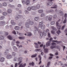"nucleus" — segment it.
Instances as JSON below:
<instances>
[{
	"label": "nucleus",
	"instance_id": "1",
	"mask_svg": "<svg viewBox=\"0 0 67 67\" xmlns=\"http://www.w3.org/2000/svg\"><path fill=\"white\" fill-rule=\"evenodd\" d=\"M43 23V21H41L40 22L39 25V27H40L42 30H44L45 29V25L43 24L42 25Z\"/></svg>",
	"mask_w": 67,
	"mask_h": 67
},
{
	"label": "nucleus",
	"instance_id": "64",
	"mask_svg": "<svg viewBox=\"0 0 67 67\" xmlns=\"http://www.w3.org/2000/svg\"><path fill=\"white\" fill-rule=\"evenodd\" d=\"M53 11V10H50L48 11V13H51V12H52V11Z\"/></svg>",
	"mask_w": 67,
	"mask_h": 67
},
{
	"label": "nucleus",
	"instance_id": "31",
	"mask_svg": "<svg viewBox=\"0 0 67 67\" xmlns=\"http://www.w3.org/2000/svg\"><path fill=\"white\" fill-rule=\"evenodd\" d=\"M19 38L20 40H23L25 38V37H19Z\"/></svg>",
	"mask_w": 67,
	"mask_h": 67
},
{
	"label": "nucleus",
	"instance_id": "43",
	"mask_svg": "<svg viewBox=\"0 0 67 67\" xmlns=\"http://www.w3.org/2000/svg\"><path fill=\"white\" fill-rule=\"evenodd\" d=\"M35 21H37V20H38V18L37 17H35Z\"/></svg>",
	"mask_w": 67,
	"mask_h": 67
},
{
	"label": "nucleus",
	"instance_id": "14",
	"mask_svg": "<svg viewBox=\"0 0 67 67\" xmlns=\"http://www.w3.org/2000/svg\"><path fill=\"white\" fill-rule=\"evenodd\" d=\"M16 14L17 15H18V16L16 17L15 19L16 20H18V19H20V18H21V16H19V14L18 13H17Z\"/></svg>",
	"mask_w": 67,
	"mask_h": 67
},
{
	"label": "nucleus",
	"instance_id": "48",
	"mask_svg": "<svg viewBox=\"0 0 67 67\" xmlns=\"http://www.w3.org/2000/svg\"><path fill=\"white\" fill-rule=\"evenodd\" d=\"M66 22H67V20L66 19H65V20L63 21V23L65 24V23H66Z\"/></svg>",
	"mask_w": 67,
	"mask_h": 67
},
{
	"label": "nucleus",
	"instance_id": "54",
	"mask_svg": "<svg viewBox=\"0 0 67 67\" xmlns=\"http://www.w3.org/2000/svg\"><path fill=\"white\" fill-rule=\"evenodd\" d=\"M44 15H45V14L44 13H42L41 15V17H43V16H44Z\"/></svg>",
	"mask_w": 67,
	"mask_h": 67
},
{
	"label": "nucleus",
	"instance_id": "32",
	"mask_svg": "<svg viewBox=\"0 0 67 67\" xmlns=\"http://www.w3.org/2000/svg\"><path fill=\"white\" fill-rule=\"evenodd\" d=\"M7 11L8 13H11L12 12V10L11 9H9L7 10Z\"/></svg>",
	"mask_w": 67,
	"mask_h": 67
},
{
	"label": "nucleus",
	"instance_id": "37",
	"mask_svg": "<svg viewBox=\"0 0 67 67\" xmlns=\"http://www.w3.org/2000/svg\"><path fill=\"white\" fill-rule=\"evenodd\" d=\"M17 60H18V58H17L16 57H15L14 59V62H16Z\"/></svg>",
	"mask_w": 67,
	"mask_h": 67
},
{
	"label": "nucleus",
	"instance_id": "49",
	"mask_svg": "<svg viewBox=\"0 0 67 67\" xmlns=\"http://www.w3.org/2000/svg\"><path fill=\"white\" fill-rule=\"evenodd\" d=\"M56 32L58 34H59L60 33V30H58V31H57Z\"/></svg>",
	"mask_w": 67,
	"mask_h": 67
},
{
	"label": "nucleus",
	"instance_id": "20",
	"mask_svg": "<svg viewBox=\"0 0 67 67\" xmlns=\"http://www.w3.org/2000/svg\"><path fill=\"white\" fill-rule=\"evenodd\" d=\"M14 29L15 30H20V27L19 26H16L15 27Z\"/></svg>",
	"mask_w": 67,
	"mask_h": 67
},
{
	"label": "nucleus",
	"instance_id": "11",
	"mask_svg": "<svg viewBox=\"0 0 67 67\" xmlns=\"http://www.w3.org/2000/svg\"><path fill=\"white\" fill-rule=\"evenodd\" d=\"M59 14L61 16H63V15H64V13H63V12L61 10H59Z\"/></svg>",
	"mask_w": 67,
	"mask_h": 67
},
{
	"label": "nucleus",
	"instance_id": "8",
	"mask_svg": "<svg viewBox=\"0 0 67 67\" xmlns=\"http://www.w3.org/2000/svg\"><path fill=\"white\" fill-rule=\"evenodd\" d=\"M51 44V42L50 41H49L46 42V46H49Z\"/></svg>",
	"mask_w": 67,
	"mask_h": 67
},
{
	"label": "nucleus",
	"instance_id": "10",
	"mask_svg": "<svg viewBox=\"0 0 67 67\" xmlns=\"http://www.w3.org/2000/svg\"><path fill=\"white\" fill-rule=\"evenodd\" d=\"M25 25L26 27V28H27L28 29H29V28H30L29 23L28 22L26 23L25 24Z\"/></svg>",
	"mask_w": 67,
	"mask_h": 67
},
{
	"label": "nucleus",
	"instance_id": "4",
	"mask_svg": "<svg viewBox=\"0 0 67 67\" xmlns=\"http://www.w3.org/2000/svg\"><path fill=\"white\" fill-rule=\"evenodd\" d=\"M60 19H59L58 20V21L56 23V26L57 27V28L58 30H60V28H61V26L58 23V22H59V21H60Z\"/></svg>",
	"mask_w": 67,
	"mask_h": 67
},
{
	"label": "nucleus",
	"instance_id": "15",
	"mask_svg": "<svg viewBox=\"0 0 67 67\" xmlns=\"http://www.w3.org/2000/svg\"><path fill=\"white\" fill-rule=\"evenodd\" d=\"M34 44L36 45V46H35V48H38V43H37L34 42Z\"/></svg>",
	"mask_w": 67,
	"mask_h": 67
},
{
	"label": "nucleus",
	"instance_id": "59",
	"mask_svg": "<svg viewBox=\"0 0 67 67\" xmlns=\"http://www.w3.org/2000/svg\"><path fill=\"white\" fill-rule=\"evenodd\" d=\"M42 36H43V35H41V34H40V38L41 39V38H42Z\"/></svg>",
	"mask_w": 67,
	"mask_h": 67
},
{
	"label": "nucleus",
	"instance_id": "22",
	"mask_svg": "<svg viewBox=\"0 0 67 67\" xmlns=\"http://www.w3.org/2000/svg\"><path fill=\"white\" fill-rule=\"evenodd\" d=\"M5 55H7V54H9V50L7 49L5 52L4 53Z\"/></svg>",
	"mask_w": 67,
	"mask_h": 67
},
{
	"label": "nucleus",
	"instance_id": "24",
	"mask_svg": "<svg viewBox=\"0 0 67 67\" xmlns=\"http://www.w3.org/2000/svg\"><path fill=\"white\" fill-rule=\"evenodd\" d=\"M53 4V3L52 2H50L49 3H48L47 4V6H51Z\"/></svg>",
	"mask_w": 67,
	"mask_h": 67
},
{
	"label": "nucleus",
	"instance_id": "18",
	"mask_svg": "<svg viewBox=\"0 0 67 67\" xmlns=\"http://www.w3.org/2000/svg\"><path fill=\"white\" fill-rule=\"evenodd\" d=\"M53 7H51V8H57L58 6L57 5H55V4H54L53 5Z\"/></svg>",
	"mask_w": 67,
	"mask_h": 67
},
{
	"label": "nucleus",
	"instance_id": "56",
	"mask_svg": "<svg viewBox=\"0 0 67 67\" xmlns=\"http://www.w3.org/2000/svg\"><path fill=\"white\" fill-rule=\"evenodd\" d=\"M12 33H13L14 34H15V35H16V32L15 31V30H14L12 32Z\"/></svg>",
	"mask_w": 67,
	"mask_h": 67
},
{
	"label": "nucleus",
	"instance_id": "36",
	"mask_svg": "<svg viewBox=\"0 0 67 67\" xmlns=\"http://www.w3.org/2000/svg\"><path fill=\"white\" fill-rule=\"evenodd\" d=\"M4 36H1L0 37V40H4Z\"/></svg>",
	"mask_w": 67,
	"mask_h": 67
},
{
	"label": "nucleus",
	"instance_id": "26",
	"mask_svg": "<svg viewBox=\"0 0 67 67\" xmlns=\"http://www.w3.org/2000/svg\"><path fill=\"white\" fill-rule=\"evenodd\" d=\"M36 9H38L40 8V5L39 4L37 5L36 7H35Z\"/></svg>",
	"mask_w": 67,
	"mask_h": 67
},
{
	"label": "nucleus",
	"instance_id": "16",
	"mask_svg": "<svg viewBox=\"0 0 67 67\" xmlns=\"http://www.w3.org/2000/svg\"><path fill=\"white\" fill-rule=\"evenodd\" d=\"M27 36H31L32 35V33L30 32H27Z\"/></svg>",
	"mask_w": 67,
	"mask_h": 67
},
{
	"label": "nucleus",
	"instance_id": "52",
	"mask_svg": "<svg viewBox=\"0 0 67 67\" xmlns=\"http://www.w3.org/2000/svg\"><path fill=\"white\" fill-rule=\"evenodd\" d=\"M51 33H52L53 34H55V31L53 30H52L51 31Z\"/></svg>",
	"mask_w": 67,
	"mask_h": 67
},
{
	"label": "nucleus",
	"instance_id": "39",
	"mask_svg": "<svg viewBox=\"0 0 67 67\" xmlns=\"http://www.w3.org/2000/svg\"><path fill=\"white\" fill-rule=\"evenodd\" d=\"M8 7H9V8H14V6L10 4L8 5Z\"/></svg>",
	"mask_w": 67,
	"mask_h": 67
},
{
	"label": "nucleus",
	"instance_id": "6",
	"mask_svg": "<svg viewBox=\"0 0 67 67\" xmlns=\"http://www.w3.org/2000/svg\"><path fill=\"white\" fill-rule=\"evenodd\" d=\"M27 22H29V24L31 25H33V24H34V22L30 21V19H29L28 20H27Z\"/></svg>",
	"mask_w": 67,
	"mask_h": 67
},
{
	"label": "nucleus",
	"instance_id": "30",
	"mask_svg": "<svg viewBox=\"0 0 67 67\" xmlns=\"http://www.w3.org/2000/svg\"><path fill=\"white\" fill-rule=\"evenodd\" d=\"M48 50L47 49H44V52L46 53H48Z\"/></svg>",
	"mask_w": 67,
	"mask_h": 67
},
{
	"label": "nucleus",
	"instance_id": "61",
	"mask_svg": "<svg viewBox=\"0 0 67 67\" xmlns=\"http://www.w3.org/2000/svg\"><path fill=\"white\" fill-rule=\"evenodd\" d=\"M18 65V63H16L15 64V67H17Z\"/></svg>",
	"mask_w": 67,
	"mask_h": 67
},
{
	"label": "nucleus",
	"instance_id": "47",
	"mask_svg": "<svg viewBox=\"0 0 67 67\" xmlns=\"http://www.w3.org/2000/svg\"><path fill=\"white\" fill-rule=\"evenodd\" d=\"M2 14L3 15L5 16L7 15V13L5 12H4L2 13Z\"/></svg>",
	"mask_w": 67,
	"mask_h": 67
},
{
	"label": "nucleus",
	"instance_id": "19",
	"mask_svg": "<svg viewBox=\"0 0 67 67\" xmlns=\"http://www.w3.org/2000/svg\"><path fill=\"white\" fill-rule=\"evenodd\" d=\"M52 42H55V43H57L58 44H59L60 43H61V42H62L61 41H58L57 40H53L52 41Z\"/></svg>",
	"mask_w": 67,
	"mask_h": 67
},
{
	"label": "nucleus",
	"instance_id": "38",
	"mask_svg": "<svg viewBox=\"0 0 67 67\" xmlns=\"http://www.w3.org/2000/svg\"><path fill=\"white\" fill-rule=\"evenodd\" d=\"M5 18V17H4V16H2L1 17L0 20H3Z\"/></svg>",
	"mask_w": 67,
	"mask_h": 67
},
{
	"label": "nucleus",
	"instance_id": "41",
	"mask_svg": "<svg viewBox=\"0 0 67 67\" xmlns=\"http://www.w3.org/2000/svg\"><path fill=\"white\" fill-rule=\"evenodd\" d=\"M66 27V25L65 24H64L62 27V30H64V28H65V27Z\"/></svg>",
	"mask_w": 67,
	"mask_h": 67
},
{
	"label": "nucleus",
	"instance_id": "53",
	"mask_svg": "<svg viewBox=\"0 0 67 67\" xmlns=\"http://www.w3.org/2000/svg\"><path fill=\"white\" fill-rule=\"evenodd\" d=\"M57 17V15L55 14H54L53 16L54 19H55Z\"/></svg>",
	"mask_w": 67,
	"mask_h": 67
},
{
	"label": "nucleus",
	"instance_id": "29",
	"mask_svg": "<svg viewBox=\"0 0 67 67\" xmlns=\"http://www.w3.org/2000/svg\"><path fill=\"white\" fill-rule=\"evenodd\" d=\"M38 12L40 13H42L43 12V10L41 9L38 10Z\"/></svg>",
	"mask_w": 67,
	"mask_h": 67
},
{
	"label": "nucleus",
	"instance_id": "13",
	"mask_svg": "<svg viewBox=\"0 0 67 67\" xmlns=\"http://www.w3.org/2000/svg\"><path fill=\"white\" fill-rule=\"evenodd\" d=\"M1 25L2 26L4 25L5 24V22L4 21H2L1 22Z\"/></svg>",
	"mask_w": 67,
	"mask_h": 67
},
{
	"label": "nucleus",
	"instance_id": "28",
	"mask_svg": "<svg viewBox=\"0 0 67 67\" xmlns=\"http://www.w3.org/2000/svg\"><path fill=\"white\" fill-rule=\"evenodd\" d=\"M13 49H14V51H17V48L16 47L14 46H13Z\"/></svg>",
	"mask_w": 67,
	"mask_h": 67
},
{
	"label": "nucleus",
	"instance_id": "50",
	"mask_svg": "<svg viewBox=\"0 0 67 67\" xmlns=\"http://www.w3.org/2000/svg\"><path fill=\"white\" fill-rule=\"evenodd\" d=\"M55 24V22L54 21H52L51 23V25H54V24Z\"/></svg>",
	"mask_w": 67,
	"mask_h": 67
},
{
	"label": "nucleus",
	"instance_id": "3",
	"mask_svg": "<svg viewBox=\"0 0 67 67\" xmlns=\"http://www.w3.org/2000/svg\"><path fill=\"white\" fill-rule=\"evenodd\" d=\"M30 2V1L29 0H24V1H22V3L23 4H26V5H28Z\"/></svg>",
	"mask_w": 67,
	"mask_h": 67
},
{
	"label": "nucleus",
	"instance_id": "2",
	"mask_svg": "<svg viewBox=\"0 0 67 67\" xmlns=\"http://www.w3.org/2000/svg\"><path fill=\"white\" fill-rule=\"evenodd\" d=\"M53 16L52 15H51L49 17L48 16H47L45 18V19L47 21H51L52 20V18Z\"/></svg>",
	"mask_w": 67,
	"mask_h": 67
},
{
	"label": "nucleus",
	"instance_id": "42",
	"mask_svg": "<svg viewBox=\"0 0 67 67\" xmlns=\"http://www.w3.org/2000/svg\"><path fill=\"white\" fill-rule=\"evenodd\" d=\"M67 14L66 13H65L64 14V18H65V19H67Z\"/></svg>",
	"mask_w": 67,
	"mask_h": 67
},
{
	"label": "nucleus",
	"instance_id": "5",
	"mask_svg": "<svg viewBox=\"0 0 67 67\" xmlns=\"http://www.w3.org/2000/svg\"><path fill=\"white\" fill-rule=\"evenodd\" d=\"M52 45L50 47V48L51 49L55 48L56 47V43L54 42H52L51 43Z\"/></svg>",
	"mask_w": 67,
	"mask_h": 67
},
{
	"label": "nucleus",
	"instance_id": "9",
	"mask_svg": "<svg viewBox=\"0 0 67 67\" xmlns=\"http://www.w3.org/2000/svg\"><path fill=\"white\" fill-rule=\"evenodd\" d=\"M6 58L7 59H11L12 58V56L11 55L8 54Z\"/></svg>",
	"mask_w": 67,
	"mask_h": 67
},
{
	"label": "nucleus",
	"instance_id": "62",
	"mask_svg": "<svg viewBox=\"0 0 67 67\" xmlns=\"http://www.w3.org/2000/svg\"><path fill=\"white\" fill-rule=\"evenodd\" d=\"M37 43L38 44H39V45H41V44H42V43L41 42L39 41H38Z\"/></svg>",
	"mask_w": 67,
	"mask_h": 67
},
{
	"label": "nucleus",
	"instance_id": "55",
	"mask_svg": "<svg viewBox=\"0 0 67 67\" xmlns=\"http://www.w3.org/2000/svg\"><path fill=\"white\" fill-rule=\"evenodd\" d=\"M17 6L18 7H19V8H20V7H22V5H21V4H19Z\"/></svg>",
	"mask_w": 67,
	"mask_h": 67
},
{
	"label": "nucleus",
	"instance_id": "45",
	"mask_svg": "<svg viewBox=\"0 0 67 67\" xmlns=\"http://www.w3.org/2000/svg\"><path fill=\"white\" fill-rule=\"evenodd\" d=\"M12 55L13 56H15V55H16V54H15V53H14V52H13L12 53Z\"/></svg>",
	"mask_w": 67,
	"mask_h": 67
},
{
	"label": "nucleus",
	"instance_id": "46",
	"mask_svg": "<svg viewBox=\"0 0 67 67\" xmlns=\"http://www.w3.org/2000/svg\"><path fill=\"white\" fill-rule=\"evenodd\" d=\"M25 14H27L29 13V11L27 10H25L24 11Z\"/></svg>",
	"mask_w": 67,
	"mask_h": 67
},
{
	"label": "nucleus",
	"instance_id": "58",
	"mask_svg": "<svg viewBox=\"0 0 67 67\" xmlns=\"http://www.w3.org/2000/svg\"><path fill=\"white\" fill-rule=\"evenodd\" d=\"M48 37H51V34L49 32H48Z\"/></svg>",
	"mask_w": 67,
	"mask_h": 67
},
{
	"label": "nucleus",
	"instance_id": "44",
	"mask_svg": "<svg viewBox=\"0 0 67 67\" xmlns=\"http://www.w3.org/2000/svg\"><path fill=\"white\" fill-rule=\"evenodd\" d=\"M3 4L4 7H5V6H7V4L6 3H3Z\"/></svg>",
	"mask_w": 67,
	"mask_h": 67
},
{
	"label": "nucleus",
	"instance_id": "23",
	"mask_svg": "<svg viewBox=\"0 0 67 67\" xmlns=\"http://www.w3.org/2000/svg\"><path fill=\"white\" fill-rule=\"evenodd\" d=\"M37 55V54L36 53L35 54H33L32 55L31 57V58H34V57H36V56Z\"/></svg>",
	"mask_w": 67,
	"mask_h": 67
},
{
	"label": "nucleus",
	"instance_id": "25",
	"mask_svg": "<svg viewBox=\"0 0 67 67\" xmlns=\"http://www.w3.org/2000/svg\"><path fill=\"white\" fill-rule=\"evenodd\" d=\"M11 23H12L13 25H15V23L14 22V21L13 20H11Z\"/></svg>",
	"mask_w": 67,
	"mask_h": 67
},
{
	"label": "nucleus",
	"instance_id": "60",
	"mask_svg": "<svg viewBox=\"0 0 67 67\" xmlns=\"http://www.w3.org/2000/svg\"><path fill=\"white\" fill-rule=\"evenodd\" d=\"M19 14H21V13H22V11L21 10H19Z\"/></svg>",
	"mask_w": 67,
	"mask_h": 67
},
{
	"label": "nucleus",
	"instance_id": "17",
	"mask_svg": "<svg viewBox=\"0 0 67 67\" xmlns=\"http://www.w3.org/2000/svg\"><path fill=\"white\" fill-rule=\"evenodd\" d=\"M31 9L33 10V11H35V10H36V7H35V6H32L31 7Z\"/></svg>",
	"mask_w": 67,
	"mask_h": 67
},
{
	"label": "nucleus",
	"instance_id": "34",
	"mask_svg": "<svg viewBox=\"0 0 67 67\" xmlns=\"http://www.w3.org/2000/svg\"><path fill=\"white\" fill-rule=\"evenodd\" d=\"M22 60V57H20L18 58V60L19 61H21V60Z\"/></svg>",
	"mask_w": 67,
	"mask_h": 67
},
{
	"label": "nucleus",
	"instance_id": "40",
	"mask_svg": "<svg viewBox=\"0 0 67 67\" xmlns=\"http://www.w3.org/2000/svg\"><path fill=\"white\" fill-rule=\"evenodd\" d=\"M40 50H41L40 49H36L35 51V52H39Z\"/></svg>",
	"mask_w": 67,
	"mask_h": 67
},
{
	"label": "nucleus",
	"instance_id": "35",
	"mask_svg": "<svg viewBox=\"0 0 67 67\" xmlns=\"http://www.w3.org/2000/svg\"><path fill=\"white\" fill-rule=\"evenodd\" d=\"M27 10L29 11H31V7L30 6H29L27 8Z\"/></svg>",
	"mask_w": 67,
	"mask_h": 67
},
{
	"label": "nucleus",
	"instance_id": "21",
	"mask_svg": "<svg viewBox=\"0 0 67 67\" xmlns=\"http://www.w3.org/2000/svg\"><path fill=\"white\" fill-rule=\"evenodd\" d=\"M5 59L3 57H2V58H1L0 61L1 62H3L4 61V60H5Z\"/></svg>",
	"mask_w": 67,
	"mask_h": 67
},
{
	"label": "nucleus",
	"instance_id": "7",
	"mask_svg": "<svg viewBox=\"0 0 67 67\" xmlns=\"http://www.w3.org/2000/svg\"><path fill=\"white\" fill-rule=\"evenodd\" d=\"M38 57L39 58H40V62L38 63V64L40 65V64H41L42 63V61H41V60H42V57H41V55H39L38 56Z\"/></svg>",
	"mask_w": 67,
	"mask_h": 67
},
{
	"label": "nucleus",
	"instance_id": "27",
	"mask_svg": "<svg viewBox=\"0 0 67 67\" xmlns=\"http://www.w3.org/2000/svg\"><path fill=\"white\" fill-rule=\"evenodd\" d=\"M29 65H31L32 66H34V63L33 62H32V63H29Z\"/></svg>",
	"mask_w": 67,
	"mask_h": 67
},
{
	"label": "nucleus",
	"instance_id": "33",
	"mask_svg": "<svg viewBox=\"0 0 67 67\" xmlns=\"http://www.w3.org/2000/svg\"><path fill=\"white\" fill-rule=\"evenodd\" d=\"M7 38L9 40H12V37L11 36H7Z\"/></svg>",
	"mask_w": 67,
	"mask_h": 67
},
{
	"label": "nucleus",
	"instance_id": "51",
	"mask_svg": "<svg viewBox=\"0 0 67 67\" xmlns=\"http://www.w3.org/2000/svg\"><path fill=\"white\" fill-rule=\"evenodd\" d=\"M50 63H51L50 62H48L47 64V66H49V65H50Z\"/></svg>",
	"mask_w": 67,
	"mask_h": 67
},
{
	"label": "nucleus",
	"instance_id": "63",
	"mask_svg": "<svg viewBox=\"0 0 67 67\" xmlns=\"http://www.w3.org/2000/svg\"><path fill=\"white\" fill-rule=\"evenodd\" d=\"M46 32H47V33H49V29H47L46 30Z\"/></svg>",
	"mask_w": 67,
	"mask_h": 67
},
{
	"label": "nucleus",
	"instance_id": "12",
	"mask_svg": "<svg viewBox=\"0 0 67 67\" xmlns=\"http://www.w3.org/2000/svg\"><path fill=\"white\" fill-rule=\"evenodd\" d=\"M37 24H36V23H35V25H34V29H35V30H37V31H38V30H39V29L37 28V27L35 26H36V25H37Z\"/></svg>",
	"mask_w": 67,
	"mask_h": 67
},
{
	"label": "nucleus",
	"instance_id": "57",
	"mask_svg": "<svg viewBox=\"0 0 67 67\" xmlns=\"http://www.w3.org/2000/svg\"><path fill=\"white\" fill-rule=\"evenodd\" d=\"M8 34H9V33L8 32H5V33L4 35H6L7 36L8 35Z\"/></svg>",
	"mask_w": 67,
	"mask_h": 67
}]
</instances>
